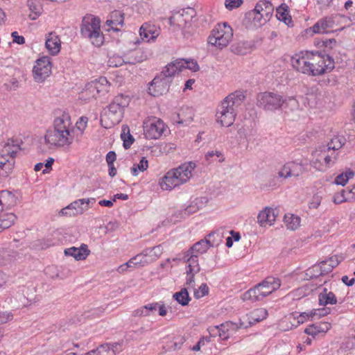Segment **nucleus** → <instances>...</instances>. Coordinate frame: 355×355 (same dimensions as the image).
I'll return each mask as SVG.
<instances>
[{
	"label": "nucleus",
	"instance_id": "nucleus-37",
	"mask_svg": "<svg viewBox=\"0 0 355 355\" xmlns=\"http://www.w3.org/2000/svg\"><path fill=\"white\" fill-rule=\"evenodd\" d=\"M268 311L264 308L256 309L247 315L250 324H254L266 318Z\"/></svg>",
	"mask_w": 355,
	"mask_h": 355
},
{
	"label": "nucleus",
	"instance_id": "nucleus-38",
	"mask_svg": "<svg viewBox=\"0 0 355 355\" xmlns=\"http://www.w3.org/2000/svg\"><path fill=\"white\" fill-rule=\"evenodd\" d=\"M179 62L180 60L178 59L175 61L168 64L161 72L160 75L171 80L172 76L182 71L180 63H179Z\"/></svg>",
	"mask_w": 355,
	"mask_h": 355
},
{
	"label": "nucleus",
	"instance_id": "nucleus-30",
	"mask_svg": "<svg viewBox=\"0 0 355 355\" xmlns=\"http://www.w3.org/2000/svg\"><path fill=\"white\" fill-rule=\"evenodd\" d=\"M15 196L10 191L3 190L0 191V205L3 207V211L10 209L16 204Z\"/></svg>",
	"mask_w": 355,
	"mask_h": 355
},
{
	"label": "nucleus",
	"instance_id": "nucleus-16",
	"mask_svg": "<svg viewBox=\"0 0 355 355\" xmlns=\"http://www.w3.org/2000/svg\"><path fill=\"white\" fill-rule=\"evenodd\" d=\"M243 324H239L227 321L220 325L210 327L208 329L209 334L212 337L218 336L221 340H225L234 336Z\"/></svg>",
	"mask_w": 355,
	"mask_h": 355
},
{
	"label": "nucleus",
	"instance_id": "nucleus-64",
	"mask_svg": "<svg viewBox=\"0 0 355 355\" xmlns=\"http://www.w3.org/2000/svg\"><path fill=\"white\" fill-rule=\"evenodd\" d=\"M322 272V269L320 270L315 268V265L313 266L311 268H309L306 270V275L309 276L310 278H317L319 276H321L322 275H319V273Z\"/></svg>",
	"mask_w": 355,
	"mask_h": 355
},
{
	"label": "nucleus",
	"instance_id": "nucleus-50",
	"mask_svg": "<svg viewBox=\"0 0 355 355\" xmlns=\"http://www.w3.org/2000/svg\"><path fill=\"white\" fill-rule=\"evenodd\" d=\"M182 70L188 69L192 71H198L200 69L197 61L194 60L179 59Z\"/></svg>",
	"mask_w": 355,
	"mask_h": 355
},
{
	"label": "nucleus",
	"instance_id": "nucleus-40",
	"mask_svg": "<svg viewBox=\"0 0 355 355\" xmlns=\"http://www.w3.org/2000/svg\"><path fill=\"white\" fill-rule=\"evenodd\" d=\"M284 103L283 109L286 113L291 112H300V104L298 101L293 96L284 97Z\"/></svg>",
	"mask_w": 355,
	"mask_h": 355
},
{
	"label": "nucleus",
	"instance_id": "nucleus-49",
	"mask_svg": "<svg viewBox=\"0 0 355 355\" xmlns=\"http://www.w3.org/2000/svg\"><path fill=\"white\" fill-rule=\"evenodd\" d=\"M148 256L147 252L144 251L142 253L133 257V261H135L136 267L144 266L153 261V259H148Z\"/></svg>",
	"mask_w": 355,
	"mask_h": 355
},
{
	"label": "nucleus",
	"instance_id": "nucleus-34",
	"mask_svg": "<svg viewBox=\"0 0 355 355\" xmlns=\"http://www.w3.org/2000/svg\"><path fill=\"white\" fill-rule=\"evenodd\" d=\"M345 141L346 140L344 137L336 136L333 137L325 147L329 150V152L334 155L335 157L338 158V150L344 146Z\"/></svg>",
	"mask_w": 355,
	"mask_h": 355
},
{
	"label": "nucleus",
	"instance_id": "nucleus-23",
	"mask_svg": "<svg viewBox=\"0 0 355 355\" xmlns=\"http://www.w3.org/2000/svg\"><path fill=\"white\" fill-rule=\"evenodd\" d=\"M84 202L82 199L76 200L70 203L66 207L62 209L60 211V214L62 216H76L82 214L86 211V207L84 205Z\"/></svg>",
	"mask_w": 355,
	"mask_h": 355
},
{
	"label": "nucleus",
	"instance_id": "nucleus-13",
	"mask_svg": "<svg viewBox=\"0 0 355 355\" xmlns=\"http://www.w3.org/2000/svg\"><path fill=\"white\" fill-rule=\"evenodd\" d=\"M166 128L164 121L157 117H149L144 122V135L148 139L161 137Z\"/></svg>",
	"mask_w": 355,
	"mask_h": 355
},
{
	"label": "nucleus",
	"instance_id": "nucleus-15",
	"mask_svg": "<svg viewBox=\"0 0 355 355\" xmlns=\"http://www.w3.org/2000/svg\"><path fill=\"white\" fill-rule=\"evenodd\" d=\"M306 171V164L301 159L286 162L279 169L277 176L279 178H298Z\"/></svg>",
	"mask_w": 355,
	"mask_h": 355
},
{
	"label": "nucleus",
	"instance_id": "nucleus-33",
	"mask_svg": "<svg viewBox=\"0 0 355 355\" xmlns=\"http://www.w3.org/2000/svg\"><path fill=\"white\" fill-rule=\"evenodd\" d=\"M318 302L320 306L334 305L337 303V298L333 292L324 288L318 295Z\"/></svg>",
	"mask_w": 355,
	"mask_h": 355
},
{
	"label": "nucleus",
	"instance_id": "nucleus-6",
	"mask_svg": "<svg viewBox=\"0 0 355 355\" xmlns=\"http://www.w3.org/2000/svg\"><path fill=\"white\" fill-rule=\"evenodd\" d=\"M80 34L83 37L89 39L96 46H100L103 43L104 37L101 31V21L92 15H87L83 18Z\"/></svg>",
	"mask_w": 355,
	"mask_h": 355
},
{
	"label": "nucleus",
	"instance_id": "nucleus-61",
	"mask_svg": "<svg viewBox=\"0 0 355 355\" xmlns=\"http://www.w3.org/2000/svg\"><path fill=\"white\" fill-rule=\"evenodd\" d=\"M209 293V288L206 284H202L199 288V291L195 292V297L197 298L202 297L207 295Z\"/></svg>",
	"mask_w": 355,
	"mask_h": 355
},
{
	"label": "nucleus",
	"instance_id": "nucleus-25",
	"mask_svg": "<svg viewBox=\"0 0 355 355\" xmlns=\"http://www.w3.org/2000/svg\"><path fill=\"white\" fill-rule=\"evenodd\" d=\"M66 256L73 257L76 260H84L89 254L87 245L82 244L80 248L71 247L64 250Z\"/></svg>",
	"mask_w": 355,
	"mask_h": 355
},
{
	"label": "nucleus",
	"instance_id": "nucleus-36",
	"mask_svg": "<svg viewBox=\"0 0 355 355\" xmlns=\"http://www.w3.org/2000/svg\"><path fill=\"white\" fill-rule=\"evenodd\" d=\"M121 345L114 343L112 344L106 343L101 345L96 349H94L96 355H116V352L119 351Z\"/></svg>",
	"mask_w": 355,
	"mask_h": 355
},
{
	"label": "nucleus",
	"instance_id": "nucleus-7",
	"mask_svg": "<svg viewBox=\"0 0 355 355\" xmlns=\"http://www.w3.org/2000/svg\"><path fill=\"white\" fill-rule=\"evenodd\" d=\"M232 37V27L227 22H223L214 26L207 38V42L218 49H223L228 46Z\"/></svg>",
	"mask_w": 355,
	"mask_h": 355
},
{
	"label": "nucleus",
	"instance_id": "nucleus-1",
	"mask_svg": "<svg viewBox=\"0 0 355 355\" xmlns=\"http://www.w3.org/2000/svg\"><path fill=\"white\" fill-rule=\"evenodd\" d=\"M291 63L295 71L313 76L329 73L334 68V61L329 55L309 51L295 53Z\"/></svg>",
	"mask_w": 355,
	"mask_h": 355
},
{
	"label": "nucleus",
	"instance_id": "nucleus-54",
	"mask_svg": "<svg viewBox=\"0 0 355 355\" xmlns=\"http://www.w3.org/2000/svg\"><path fill=\"white\" fill-rule=\"evenodd\" d=\"M316 311L302 312L297 317L298 323H304L306 320L315 318Z\"/></svg>",
	"mask_w": 355,
	"mask_h": 355
},
{
	"label": "nucleus",
	"instance_id": "nucleus-55",
	"mask_svg": "<svg viewBox=\"0 0 355 355\" xmlns=\"http://www.w3.org/2000/svg\"><path fill=\"white\" fill-rule=\"evenodd\" d=\"M88 123V118L86 116H81L78 119V120L76 123V128L80 132V134H83L85 129L86 128Z\"/></svg>",
	"mask_w": 355,
	"mask_h": 355
},
{
	"label": "nucleus",
	"instance_id": "nucleus-52",
	"mask_svg": "<svg viewBox=\"0 0 355 355\" xmlns=\"http://www.w3.org/2000/svg\"><path fill=\"white\" fill-rule=\"evenodd\" d=\"M15 258L14 252L7 249L0 250V263L7 264L11 262Z\"/></svg>",
	"mask_w": 355,
	"mask_h": 355
},
{
	"label": "nucleus",
	"instance_id": "nucleus-58",
	"mask_svg": "<svg viewBox=\"0 0 355 355\" xmlns=\"http://www.w3.org/2000/svg\"><path fill=\"white\" fill-rule=\"evenodd\" d=\"M346 199L347 202H352L355 200V185L353 186L352 188H346L343 189Z\"/></svg>",
	"mask_w": 355,
	"mask_h": 355
},
{
	"label": "nucleus",
	"instance_id": "nucleus-31",
	"mask_svg": "<svg viewBox=\"0 0 355 355\" xmlns=\"http://www.w3.org/2000/svg\"><path fill=\"white\" fill-rule=\"evenodd\" d=\"M237 134L241 141L244 140L248 144L254 139L256 135V130L251 125L244 124L238 128Z\"/></svg>",
	"mask_w": 355,
	"mask_h": 355
},
{
	"label": "nucleus",
	"instance_id": "nucleus-27",
	"mask_svg": "<svg viewBox=\"0 0 355 355\" xmlns=\"http://www.w3.org/2000/svg\"><path fill=\"white\" fill-rule=\"evenodd\" d=\"M334 19L332 17H325L318 21L309 31L313 33H324L328 32V29L333 28Z\"/></svg>",
	"mask_w": 355,
	"mask_h": 355
},
{
	"label": "nucleus",
	"instance_id": "nucleus-28",
	"mask_svg": "<svg viewBox=\"0 0 355 355\" xmlns=\"http://www.w3.org/2000/svg\"><path fill=\"white\" fill-rule=\"evenodd\" d=\"M124 24V14L120 10H114L111 12L110 18L106 21V25L111 29L118 31V26H123Z\"/></svg>",
	"mask_w": 355,
	"mask_h": 355
},
{
	"label": "nucleus",
	"instance_id": "nucleus-56",
	"mask_svg": "<svg viewBox=\"0 0 355 355\" xmlns=\"http://www.w3.org/2000/svg\"><path fill=\"white\" fill-rule=\"evenodd\" d=\"M326 260L328 261V268H327V271H331L333 268L337 266L340 261L338 255L332 256Z\"/></svg>",
	"mask_w": 355,
	"mask_h": 355
},
{
	"label": "nucleus",
	"instance_id": "nucleus-59",
	"mask_svg": "<svg viewBox=\"0 0 355 355\" xmlns=\"http://www.w3.org/2000/svg\"><path fill=\"white\" fill-rule=\"evenodd\" d=\"M321 200L322 197L320 196L318 194L314 195L311 201L309 202V207L310 209H317L320 206Z\"/></svg>",
	"mask_w": 355,
	"mask_h": 355
},
{
	"label": "nucleus",
	"instance_id": "nucleus-19",
	"mask_svg": "<svg viewBox=\"0 0 355 355\" xmlns=\"http://www.w3.org/2000/svg\"><path fill=\"white\" fill-rule=\"evenodd\" d=\"M171 80L162 75L154 78L148 87V93L153 96H159L166 93L169 89Z\"/></svg>",
	"mask_w": 355,
	"mask_h": 355
},
{
	"label": "nucleus",
	"instance_id": "nucleus-2",
	"mask_svg": "<svg viewBox=\"0 0 355 355\" xmlns=\"http://www.w3.org/2000/svg\"><path fill=\"white\" fill-rule=\"evenodd\" d=\"M245 95L241 91H236L225 97L218 107L216 121L222 126H231L236 119L238 108L242 105Z\"/></svg>",
	"mask_w": 355,
	"mask_h": 355
},
{
	"label": "nucleus",
	"instance_id": "nucleus-42",
	"mask_svg": "<svg viewBox=\"0 0 355 355\" xmlns=\"http://www.w3.org/2000/svg\"><path fill=\"white\" fill-rule=\"evenodd\" d=\"M247 17L249 20L252 21L255 27H260L268 21L265 19L263 15L256 10V8L247 13Z\"/></svg>",
	"mask_w": 355,
	"mask_h": 355
},
{
	"label": "nucleus",
	"instance_id": "nucleus-41",
	"mask_svg": "<svg viewBox=\"0 0 355 355\" xmlns=\"http://www.w3.org/2000/svg\"><path fill=\"white\" fill-rule=\"evenodd\" d=\"M284 221L288 229L295 230L300 227L301 219L297 215L287 213L284 215Z\"/></svg>",
	"mask_w": 355,
	"mask_h": 355
},
{
	"label": "nucleus",
	"instance_id": "nucleus-44",
	"mask_svg": "<svg viewBox=\"0 0 355 355\" xmlns=\"http://www.w3.org/2000/svg\"><path fill=\"white\" fill-rule=\"evenodd\" d=\"M148 167V162L146 157H143L139 163L134 164L130 169L131 174L134 176H137L141 172L147 170Z\"/></svg>",
	"mask_w": 355,
	"mask_h": 355
},
{
	"label": "nucleus",
	"instance_id": "nucleus-20",
	"mask_svg": "<svg viewBox=\"0 0 355 355\" xmlns=\"http://www.w3.org/2000/svg\"><path fill=\"white\" fill-rule=\"evenodd\" d=\"M53 128L72 133L73 127L69 114L65 111L58 112L53 121Z\"/></svg>",
	"mask_w": 355,
	"mask_h": 355
},
{
	"label": "nucleus",
	"instance_id": "nucleus-57",
	"mask_svg": "<svg viewBox=\"0 0 355 355\" xmlns=\"http://www.w3.org/2000/svg\"><path fill=\"white\" fill-rule=\"evenodd\" d=\"M243 3V0H225L226 8L230 10L239 8Z\"/></svg>",
	"mask_w": 355,
	"mask_h": 355
},
{
	"label": "nucleus",
	"instance_id": "nucleus-63",
	"mask_svg": "<svg viewBox=\"0 0 355 355\" xmlns=\"http://www.w3.org/2000/svg\"><path fill=\"white\" fill-rule=\"evenodd\" d=\"M162 248L161 245L155 246L150 249H146L144 250L145 252H147L148 255L153 254L155 255V258H153V260L157 259L159 254L162 253Z\"/></svg>",
	"mask_w": 355,
	"mask_h": 355
},
{
	"label": "nucleus",
	"instance_id": "nucleus-5",
	"mask_svg": "<svg viewBox=\"0 0 355 355\" xmlns=\"http://www.w3.org/2000/svg\"><path fill=\"white\" fill-rule=\"evenodd\" d=\"M19 143L14 139H9L0 148V176L8 177L12 171L15 157L19 151Z\"/></svg>",
	"mask_w": 355,
	"mask_h": 355
},
{
	"label": "nucleus",
	"instance_id": "nucleus-26",
	"mask_svg": "<svg viewBox=\"0 0 355 355\" xmlns=\"http://www.w3.org/2000/svg\"><path fill=\"white\" fill-rule=\"evenodd\" d=\"M45 46L52 55H57L60 51L61 42L59 37L53 33H50L46 37Z\"/></svg>",
	"mask_w": 355,
	"mask_h": 355
},
{
	"label": "nucleus",
	"instance_id": "nucleus-43",
	"mask_svg": "<svg viewBox=\"0 0 355 355\" xmlns=\"http://www.w3.org/2000/svg\"><path fill=\"white\" fill-rule=\"evenodd\" d=\"M16 220V216L12 213L3 214L0 216V232L11 227Z\"/></svg>",
	"mask_w": 355,
	"mask_h": 355
},
{
	"label": "nucleus",
	"instance_id": "nucleus-39",
	"mask_svg": "<svg viewBox=\"0 0 355 355\" xmlns=\"http://www.w3.org/2000/svg\"><path fill=\"white\" fill-rule=\"evenodd\" d=\"M205 161L208 164L215 162L222 163L225 161V157L223 153L219 150H209L205 155Z\"/></svg>",
	"mask_w": 355,
	"mask_h": 355
},
{
	"label": "nucleus",
	"instance_id": "nucleus-53",
	"mask_svg": "<svg viewBox=\"0 0 355 355\" xmlns=\"http://www.w3.org/2000/svg\"><path fill=\"white\" fill-rule=\"evenodd\" d=\"M256 10H262L263 8L266 10L268 14H273L274 7L268 0H260L255 6Z\"/></svg>",
	"mask_w": 355,
	"mask_h": 355
},
{
	"label": "nucleus",
	"instance_id": "nucleus-46",
	"mask_svg": "<svg viewBox=\"0 0 355 355\" xmlns=\"http://www.w3.org/2000/svg\"><path fill=\"white\" fill-rule=\"evenodd\" d=\"M121 139L123 141V145L125 149H128L133 144L135 139L130 133V130L128 126H123Z\"/></svg>",
	"mask_w": 355,
	"mask_h": 355
},
{
	"label": "nucleus",
	"instance_id": "nucleus-3",
	"mask_svg": "<svg viewBox=\"0 0 355 355\" xmlns=\"http://www.w3.org/2000/svg\"><path fill=\"white\" fill-rule=\"evenodd\" d=\"M196 165L193 162L182 164L177 168L168 171L160 183L163 190L171 191L173 188L187 182L193 176Z\"/></svg>",
	"mask_w": 355,
	"mask_h": 355
},
{
	"label": "nucleus",
	"instance_id": "nucleus-47",
	"mask_svg": "<svg viewBox=\"0 0 355 355\" xmlns=\"http://www.w3.org/2000/svg\"><path fill=\"white\" fill-rule=\"evenodd\" d=\"M232 51L238 55H245L250 49V44L248 42H241L233 44L231 47Z\"/></svg>",
	"mask_w": 355,
	"mask_h": 355
},
{
	"label": "nucleus",
	"instance_id": "nucleus-8",
	"mask_svg": "<svg viewBox=\"0 0 355 355\" xmlns=\"http://www.w3.org/2000/svg\"><path fill=\"white\" fill-rule=\"evenodd\" d=\"M110 88V84L105 77H100L89 83H87L82 91L79 93V98L84 101L96 98L98 95L107 93Z\"/></svg>",
	"mask_w": 355,
	"mask_h": 355
},
{
	"label": "nucleus",
	"instance_id": "nucleus-48",
	"mask_svg": "<svg viewBox=\"0 0 355 355\" xmlns=\"http://www.w3.org/2000/svg\"><path fill=\"white\" fill-rule=\"evenodd\" d=\"M354 172L351 170L346 171L338 175L334 180V183L338 185L345 186L348 180L354 177Z\"/></svg>",
	"mask_w": 355,
	"mask_h": 355
},
{
	"label": "nucleus",
	"instance_id": "nucleus-62",
	"mask_svg": "<svg viewBox=\"0 0 355 355\" xmlns=\"http://www.w3.org/2000/svg\"><path fill=\"white\" fill-rule=\"evenodd\" d=\"M132 315L135 317H147V316H148V311H147L145 305L135 310L132 313Z\"/></svg>",
	"mask_w": 355,
	"mask_h": 355
},
{
	"label": "nucleus",
	"instance_id": "nucleus-60",
	"mask_svg": "<svg viewBox=\"0 0 355 355\" xmlns=\"http://www.w3.org/2000/svg\"><path fill=\"white\" fill-rule=\"evenodd\" d=\"M334 202L335 204H341L343 202H347L343 189L335 193L334 196Z\"/></svg>",
	"mask_w": 355,
	"mask_h": 355
},
{
	"label": "nucleus",
	"instance_id": "nucleus-45",
	"mask_svg": "<svg viewBox=\"0 0 355 355\" xmlns=\"http://www.w3.org/2000/svg\"><path fill=\"white\" fill-rule=\"evenodd\" d=\"M173 297L182 306L187 305L191 300L187 288H182L179 292H176Z\"/></svg>",
	"mask_w": 355,
	"mask_h": 355
},
{
	"label": "nucleus",
	"instance_id": "nucleus-51",
	"mask_svg": "<svg viewBox=\"0 0 355 355\" xmlns=\"http://www.w3.org/2000/svg\"><path fill=\"white\" fill-rule=\"evenodd\" d=\"M27 6L30 11L35 15L33 17V19H36L41 14L42 6L39 0H28Z\"/></svg>",
	"mask_w": 355,
	"mask_h": 355
},
{
	"label": "nucleus",
	"instance_id": "nucleus-17",
	"mask_svg": "<svg viewBox=\"0 0 355 355\" xmlns=\"http://www.w3.org/2000/svg\"><path fill=\"white\" fill-rule=\"evenodd\" d=\"M131 58H125L119 55H113L109 57L107 64L110 67H119L124 63L135 64L140 62L147 58V55L141 50H136L130 53Z\"/></svg>",
	"mask_w": 355,
	"mask_h": 355
},
{
	"label": "nucleus",
	"instance_id": "nucleus-11",
	"mask_svg": "<svg viewBox=\"0 0 355 355\" xmlns=\"http://www.w3.org/2000/svg\"><path fill=\"white\" fill-rule=\"evenodd\" d=\"M130 101V98L127 95L118 94L107 106L106 114L113 124H117L123 117L124 109Z\"/></svg>",
	"mask_w": 355,
	"mask_h": 355
},
{
	"label": "nucleus",
	"instance_id": "nucleus-4",
	"mask_svg": "<svg viewBox=\"0 0 355 355\" xmlns=\"http://www.w3.org/2000/svg\"><path fill=\"white\" fill-rule=\"evenodd\" d=\"M280 286L281 281L279 278L268 277L254 288L243 293L241 298L243 301H250L252 302L261 301L279 289Z\"/></svg>",
	"mask_w": 355,
	"mask_h": 355
},
{
	"label": "nucleus",
	"instance_id": "nucleus-24",
	"mask_svg": "<svg viewBox=\"0 0 355 355\" xmlns=\"http://www.w3.org/2000/svg\"><path fill=\"white\" fill-rule=\"evenodd\" d=\"M275 211L270 207H265L257 216V223L261 227L271 226L276 220Z\"/></svg>",
	"mask_w": 355,
	"mask_h": 355
},
{
	"label": "nucleus",
	"instance_id": "nucleus-35",
	"mask_svg": "<svg viewBox=\"0 0 355 355\" xmlns=\"http://www.w3.org/2000/svg\"><path fill=\"white\" fill-rule=\"evenodd\" d=\"M331 328V324L328 322H322L320 324H313L309 325L304 330V332L313 336H318L320 333H326Z\"/></svg>",
	"mask_w": 355,
	"mask_h": 355
},
{
	"label": "nucleus",
	"instance_id": "nucleus-22",
	"mask_svg": "<svg viewBox=\"0 0 355 355\" xmlns=\"http://www.w3.org/2000/svg\"><path fill=\"white\" fill-rule=\"evenodd\" d=\"M192 16L184 10L182 12H177L171 17L169 21L171 25L175 26L182 31L189 27L191 24Z\"/></svg>",
	"mask_w": 355,
	"mask_h": 355
},
{
	"label": "nucleus",
	"instance_id": "nucleus-10",
	"mask_svg": "<svg viewBox=\"0 0 355 355\" xmlns=\"http://www.w3.org/2000/svg\"><path fill=\"white\" fill-rule=\"evenodd\" d=\"M337 158L326 148L320 147L313 151L311 154V165L320 171H324L334 166Z\"/></svg>",
	"mask_w": 355,
	"mask_h": 355
},
{
	"label": "nucleus",
	"instance_id": "nucleus-32",
	"mask_svg": "<svg viewBox=\"0 0 355 355\" xmlns=\"http://www.w3.org/2000/svg\"><path fill=\"white\" fill-rule=\"evenodd\" d=\"M276 17L278 20L290 26L293 24V20L289 13L288 6L286 3H282L276 9Z\"/></svg>",
	"mask_w": 355,
	"mask_h": 355
},
{
	"label": "nucleus",
	"instance_id": "nucleus-29",
	"mask_svg": "<svg viewBox=\"0 0 355 355\" xmlns=\"http://www.w3.org/2000/svg\"><path fill=\"white\" fill-rule=\"evenodd\" d=\"M212 246L210 241L205 238L194 243L187 251L198 257L207 252Z\"/></svg>",
	"mask_w": 355,
	"mask_h": 355
},
{
	"label": "nucleus",
	"instance_id": "nucleus-12",
	"mask_svg": "<svg viewBox=\"0 0 355 355\" xmlns=\"http://www.w3.org/2000/svg\"><path fill=\"white\" fill-rule=\"evenodd\" d=\"M44 140L50 146L64 147L73 143V137L69 131L53 128V130L46 132Z\"/></svg>",
	"mask_w": 355,
	"mask_h": 355
},
{
	"label": "nucleus",
	"instance_id": "nucleus-14",
	"mask_svg": "<svg viewBox=\"0 0 355 355\" xmlns=\"http://www.w3.org/2000/svg\"><path fill=\"white\" fill-rule=\"evenodd\" d=\"M183 259L186 263V285L188 288H194V277L200 270L198 257L186 251Z\"/></svg>",
	"mask_w": 355,
	"mask_h": 355
},
{
	"label": "nucleus",
	"instance_id": "nucleus-21",
	"mask_svg": "<svg viewBox=\"0 0 355 355\" xmlns=\"http://www.w3.org/2000/svg\"><path fill=\"white\" fill-rule=\"evenodd\" d=\"M159 34V28L151 22L144 23L139 29L140 37L146 42L155 41Z\"/></svg>",
	"mask_w": 355,
	"mask_h": 355
},
{
	"label": "nucleus",
	"instance_id": "nucleus-9",
	"mask_svg": "<svg viewBox=\"0 0 355 355\" xmlns=\"http://www.w3.org/2000/svg\"><path fill=\"white\" fill-rule=\"evenodd\" d=\"M284 102V96L277 92H264L257 96V105L267 112L282 110Z\"/></svg>",
	"mask_w": 355,
	"mask_h": 355
},
{
	"label": "nucleus",
	"instance_id": "nucleus-18",
	"mask_svg": "<svg viewBox=\"0 0 355 355\" xmlns=\"http://www.w3.org/2000/svg\"><path fill=\"white\" fill-rule=\"evenodd\" d=\"M33 73L35 81L42 83L51 73V58L43 56L39 58L33 67Z\"/></svg>",
	"mask_w": 355,
	"mask_h": 355
}]
</instances>
